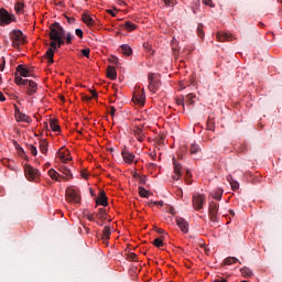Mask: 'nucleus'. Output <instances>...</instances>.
I'll return each instance as SVG.
<instances>
[{"label":"nucleus","instance_id":"0eeeda50","mask_svg":"<svg viewBox=\"0 0 282 282\" xmlns=\"http://www.w3.org/2000/svg\"><path fill=\"white\" fill-rule=\"evenodd\" d=\"M218 215H219V204L215 202L209 203V217L210 221L214 224H217L218 221Z\"/></svg>","mask_w":282,"mask_h":282},{"label":"nucleus","instance_id":"e433bc0d","mask_svg":"<svg viewBox=\"0 0 282 282\" xmlns=\"http://www.w3.org/2000/svg\"><path fill=\"white\" fill-rule=\"evenodd\" d=\"M207 129L208 131H215V121L210 118L207 119Z\"/></svg>","mask_w":282,"mask_h":282},{"label":"nucleus","instance_id":"4468645a","mask_svg":"<svg viewBox=\"0 0 282 282\" xmlns=\"http://www.w3.org/2000/svg\"><path fill=\"white\" fill-rule=\"evenodd\" d=\"M147 100V97L144 96V90L141 93H137L133 96V101L137 102V105H144V101Z\"/></svg>","mask_w":282,"mask_h":282},{"label":"nucleus","instance_id":"1a4fd4ad","mask_svg":"<svg viewBox=\"0 0 282 282\" xmlns=\"http://www.w3.org/2000/svg\"><path fill=\"white\" fill-rule=\"evenodd\" d=\"M174 175L173 180L177 181L182 177V163L177 162V159L173 158Z\"/></svg>","mask_w":282,"mask_h":282},{"label":"nucleus","instance_id":"09e8293b","mask_svg":"<svg viewBox=\"0 0 282 282\" xmlns=\"http://www.w3.org/2000/svg\"><path fill=\"white\" fill-rule=\"evenodd\" d=\"M2 64H0V72H3L6 69V57H1Z\"/></svg>","mask_w":282,"mask_h":282},{"label":"nucleus","instance_id":"4be33fe9","mask_svg":"<svg viewBox=\"0 0 282 282\" xmlns=\"http://www.w3.org/2000/svg\"><path fill=\"white\" fill-rule=\"evenodd\" d=\"M121 54H123V56H131L133 54V50L128 44H122Z\"/></svg>","mask_w":282,"mask_h":282},{"label":"nucleus","instance_id":"20e7f679","mask_svg":"<svg viewBox=\"0 0 282 282\" xmlns=\"http://www.w3.org/2000/svg\"><path fill=\"white\" fill-rule=\"evenodd\" d=\"M24 174L26 180H29L30 182H36V180L41 177V172H39V170H36L35 167H32V165L30 164L24 165Z\"/></svg>","mask_w":282,"mask_h":282},{"label":"nucleus","instance_id":"9d476101","mask_svg":"<svg viewBox=\"0 0 282 282\" xmlns=\"http://www.w3.org/2000/svg\"><path fill=\"white\" fill-rule=\"evenodd\" d=\"M26 85H28V90H26L28 96H34V94L39 91V84L36 82L29 79Z\"/></svg>","mask_w":282,"mask_h":282},{"label":"nucleus","instance_id":"9b49d317","mask_svg":"<svg viewBox=\"0 0 282 282\" xmlns=\"http://www.w3.org/2000/svg\"><path fill=\"white\" fill-rule=\"evenodd\" d=\"M176 226H178L180 230H182L185 235L188 234V221L182 217H176Z\"/></svg>","mask_w":282,"mask_h":282},{"label":"nucleus","instance_id":"2f4dec72","mask_svg":"<svg viewBox=\"0 0 282 282\" xmlns=\"http://www.w3.org/2000/svg\"><path fill=\"white\" fill-rule=\"evenodd\" d=\"M102 239H109V237H111V228L106 226L102 230Z\"/></svg>","mask_w":282,"mask_h":282},{"label":"nucleus","instance_id":"338daca9","mask_svg":"<svg viewBox=\"0 0 282 282\" xmlns=\"http://www.w3.org/2000/svg\"><path fill=\"white\" fill-rule=\"evenodd\" d=\"M214 282H228V280L227 279H221V280L216 279V280H214Z\"/></svg>","mask_w":282,"mask_h":282},{"label":"nucleus","instance_id":"a18cd8bd","mask_svg":"<svg viewBox=\"0 0 282 282\" xmlns=\"http://www.w3.org/2000/svg\"><path fill=\"white\" fill-rule=\"evenodd\" d=\"M128 259L130 261H138V254H135L134 252H131L129 253Z\"/></svg>","mask_w":282,"mask_h":282},{"label":"nucleus","instance_id":"c756f323","mask_svg":"<svg viewBox=\"0 0 282 282\" xmlns=\"http://www.w3.org/2000/svg\"><path fill=\"white\" fill-rule=\"evenodd\" d=\"M213 197H214V199H217L218 202L221 200V197H224V189H221V188L216 189Z\"/></svg>","mask_w":282,"mask_h":282},{"label":"nucleus","instance_id":"37998d69","mask_svg":"<svg viewBox=\"0 0 282 282\" xmlns=\"http://www.w3.org/2000/svg\"><path fill=\"white\" fill-rule=\"evenodd\" d=\"M50 46H51L50 50H53L54 52V50H58V42L52 40V42L50 43Z\"/></svg>","mask_w":282,"mask_h":282},{"label":"nucleus","instance_id":"69168bd1","mask_svg":"<svg viewBox=\"0 0 282 282\" xmlns=\"http://www.w3.org/2000/svg\"><path fill=\"white\" fill-rule=\"evenodd\" d=\"M156 232H159V235H164V229L158 228V229H156Z\"/></svg>","mask_w":282,"mask_h":282},{"label":"nucleus","instance_id":"39448f33","mask_svg":"<svg viewBox=\"0 0 282 282\" xmlns=\"http://www.w3.org/2000/svg\"><path fill=\"white\" fill-rule=\"evenodd\" d=\"M14 14L8 12V10L1 8L0 9V25L3 28L4 25H10L13 21H15Z\"/></svg>","mask_w":282,"mask_h":282},{"label":"nucleus","instance_id":"e2e57ef3","mask_svg":"<svg viewBox=\"0 0 282 282\" xmlns=\"http://www.w3.org/2000/svg\"><path fill=\"white\" fill-rule=\"evenodd\" d=\"M0 102H6V96L3 94H0Z\"/></svg>","mask_w":282,"mask_h":282},{"label":"nucleus","instance_id":"a878e982","mask_svg":"<svg viewBox=\"0 0 282 282\" xmlns=\"http://www.w3.org/2000/svg\"><path fill=\"white\" fill-rule=\"evenodd\" d=\"M45 58L48 59V65L54 64V48H48L45 53Z\"/></svg>","mask_w":282,"mask_h":282},{"label":"nucleus","instance_id":"b1692460","mask_svg":"<svg viewBox=\"0 0 282 282\" xmlns=\"http://www.w3.org/2000/svg\"><path fill=\"white\" fill-rule=\"evenodd\" d=\"M240 273L242 274V276H245V279H250L253 275L252 270H250V268L248 267L241 268Z\"/></svg>","mask_w":282,"mask_h":282},{"label":"nucleus","instance_id":"7ed1b4c3","mask_svg":"<svg viewBox=\"0 0 282 282\" xmlns=\"http://www.w3.org/2000/svg\"><path fill=\"white\" fill-rule=\"evenodd\" d=\"M10 39L12 41V46L15 48L21 47V45L25 43V36L23 35V32L21 30H13L10 33Z\"/></svg>","mask_w":282,"mask_h":282},{"label":"nucleus","instance_id":"f3484780","mask_svg":"<svg viewBox=\"0 0 282 282\" xmlns=\"http://www.w3.org/2000/svg\"><path fill=\"white\" fill-rule=\"evenodd\" d=\"M216 39H217V41H219L220 43H224L225 41H232V35H228V33L218 32V33L216 34Z\"/></svg>","mask_w":282,"mask_h":282},{"label":"nucleus","instance_id":"13d9d810","mask_svg":"<svg viewBox=\"0 0 282 282\" xmlns=\"http://www.w3.org/2000/svg\"><path fill=\"white\" fill-rule=\"evenodd\" d=\"M87 219H89V221H95L94 214H89L87 216Z\"/></svg>","mask_w":282,"mask_h":282},{"label":"nucleus","instance_id":"4d7b16f0","mask_svg":"<svg viewBox=\"0 0 282 282\" xmlns=\"http://www.w3.org/2000/svg\"><path fill=\"white\" fill-rule=\"evenodd\" d=\"M110 116H116V107H110Z\"/></svg>","mask_w":282,"mask_h":282},{"label":"nucleus","instance_id":"6ab92c4d","mask_svg":"<svg viewBox=\"0 0 282 282\" xmlns=\"http://www.w3.org/2000/svg\"><path fill=\"white\" fill-rule=\"evenodd\" d=\"M82 20H83V22H84L88 28H91V25H94V23H95L94 19H93L91 15L88 14V13H84V14L82 15Z\"/></svg>","mask_w":282,"mask_h":282},{"label":"nucleus","instance_id":"f257e3e1","mask_svg":"<svg viewBox=\"0 0 282 282\" xmlns=\"http://www.w3.org/2000/svg\"><path fill=\"white\" fill-rule=\"evenodd\" d=\"M50 39L51 41H55L58 39H65V29L61 26V23L55 22L50 26Z\"/></svg>","mask_w":282,"mask_h":282},{"label":"nucleus","instance_id":"58836bf2","mask_svg":"<svg viewBox=\"0 0 282 282\" xmlns=\"http://www.w3.org/2000/svg\"><path fill=\"white\" fill-rule=\"evenodd\" d=\"M25 6L23 4V2H18V3H15V12H18V13H20V12H23V8H24Z\"/></svg>","mask_w":282,"mask_h":282},{"label":"nucleus","instance_id":"bb28decb","mask_svg":"<svg viewBox=\"0 0 282 282\" xmlns=\"http://www.w3.org/2000/svg\"><path fill=\"white\" fill-rule=\"evenodd\" d=\"M47 148H48L47 140H41L40 141V151H41V153H43L44 155H47Z\"/></svg>","mask_w":282,"mask_h":282},{"label":"nucleus","instance_id":"680f3d73","mask_svg":"<svg viewBox=\"0 0 282 282\" xmlns=\"http://www.w3.org/2000/svg\"><path fill=\"white\" fill-rule=\"evenodd\" d=\"M187 98H188L189 100H193V98H195V94H193V93L188 94V95H187Z\"/></svg>","mask_w":282,"mask_h":282},{"label":"nucleus","instance_id":"052dcab7","mask_svg":"<svg viewBox=\"0 0 282 282\" xmlns=\"http://www.w3.org/2000/svg\"><path fill=\"white\" fill-rule=\"evenodd\" d=\"M69 160H72V158H64V160H62V162L64 163V164H67V162H69Z\"/></svg>","mask_w":282,"mask_h":282},{"label":"nucleus","instance_id":"79ce46f5","mask_svg":"<svg viewBox=\"0 0 282 282\" xmlns=\"http://www.w3.org/2000/svg\"><path fill=\"white\" fill-rule=\"evenodd\" d=\"M29 151L34 156H36L39 154V150H36V147H34V145H29Z\"/></svg>","mask_w":282,"mask_h":282},{"label":"nucleus","instance_id":"c85d7f7f","mask_svg":"<svg viewBox=\"0 0 282 282\" xmlns=\"http://www.w3.org/2000/svg\"><path fill=\"white\" fill-rule=\"evenodd\" d=\"M138 28V25H135L133 22H126L123 25V29L127 30V32H133V30H135Z\"/></svg>","mask_w":282,"mask_h":282},{"label":"nucleus","instance_id":"0e129e2a","mask_svg":"<svg viewBox=\"0 0 282 282\" xmlns=\"http://www.w3.org/2000/svg\"><path fill=\"white\" fill-rule=\"evenodd\" d=\"M66 19H67L68 23H75V21H76V19H74V18H66Z\"/></svg>","mask_w":282,"mask_h":282},{"label":"nucleus","instance_id":"ea45409f","mask_svg":"<svg viewBox=\"0 0 282 282\" xmlns=\"http://www.w3.org/2000/svg\"><path fill=\"white\" fill-rule=\"evenodd\" d=\"M197 34L200 36V39H204V24H198Z\"/></svg>","mask_w":282,"mask_h":282},{"label":"nucleus","instance_id":"a19ab883","mask_svg":"<svg viewBox=\"0 0 282 282\" xmlns=\"http://www.w3.org/2000/svg\"><path fill=\"white\" fill-rule=\"evenodd\" d=\"M67 45H72V41H74V35L72 33L65 34Z\"/></svg>","mask_w":282,"mask_h":282},{"label":"nucleus","instance_id":"aec40b11","mask_svg":"<svg viewBox=\"0 0 282 282\" xmlns=\"http://www.w3.org/2000/svg\"><path fill=\"white\" fill-rule=\"evenodd\" d=\"M107 76L111 80H116V78H118V73L116 72V67L108 66V68H107Z\"/></svg>","mask_w":282,"mask_h":282},{"label":"nucleus","instance_id":"2eb2a0df","mask_svg":"<svg viewBox=\"0 0 282 282\" xmlns=\"http://www.w3.org/2000/svg\"><path fill=\"white\" fill-rule=\"evenodd\" d=\"M17 72H19L20 76H22L23 78H28L30 76H33L34 78V75H30V69L25 68L23 65H18Z\"/></svg>","mask_w":282,"mask_h":282},{"label":"nucleus","instance_id":"412c9836","mask_svg":"<svg viewBox=\"0 0 282 282\" xmlns=\"http://www.w3.org/2000/svg\"><path fill=\"white\" fill-rule=\"evenodd\" d=\"M133 134H134V138H137V140L139 142H144V132L142 131V129L135 128L133 130Z\"/></svg>","mask_w":282,"mask_h":282},{"label":"nucleus","instance_id":"8fccbe9b","mask_svg":"<svg viewBox=\"0 0 282 282\" xmlns=\"http://www.w3.org/2000/svg\"><path fill=\"white\" fill-rule=\"evenodd\" d=\"M89 48H84V50H82V54L84 55V56H86V58H89Z\"/></svg>","mask_w":282,"mask_h":282},{"label":"nucleus","instance_id":"c03bdc74","mask_svg":"<svg viewBox=\"0 0 282 282\" xmlns=\"http://www.w3.org/2000/svg\"><path fill=\"white\" fill-rule=\"evenodd\" d=\"M204 6H208L209 8H215V3L213 0H203Z\"/></svg>","mask_w":282,"mask_h":282},{"label":"nucleus","instance_id":"5701e85b","mask_svg":"<svg viewBox=\"0 0 282 282\" xmlns=\"http://www.w3.org/2000/svg\"><path fill=\"white\" fill-rule=\"evenodd\" d=\"M227 182H229L232 191H239V182L235 181V178H232V175L227 176Z\"/></svg>","mask_w":282,"mask_h":282},{"label":"nucleus","instance_id":"f8f14e48","mask_svg":"<svg viewBox=\"0 0 282 282\" xmlns=\"http://www.w3.org/2000/svg\"><path fill=\"white\" fill-rule=\"evenodd\" d=\"M97 206H108L109 203L107 202V195L105 191L99 192V196L96 198Z\"/></svg>","mask_w":282,"mask_h":282},{"label":"nucleus","instance_id":"f03ea898","mask_svg":"<svg viewBox=\"0 0 282 282\" xmlns=\"http://www.w3.org/2000/svg\"><path fill=\"white\" fill-rule=\"evenodd\" d=\"M66 199L70 204H80V189L70 186L66 189Z\"/></svg>","mask_w":282,"mask_h":282},{"label":"nucleus","instance_id":"dca6fc26","mask_svg":"<svg viewBox=\"0 0 282 282\" xmlns=\"http://www.w3.org/2000/svg\"><path fill=\"white\" fill-rule=\"evenodd\" d=\"M48 175L51 178L55 180V182H61V180H65V176H62L56 170H48Z\"/></svg>","mask_w":282,"mask_h":282},{"label":"nucleus","instance_id":"5fc2aeb1","mask_svg":"<svg viewBox=\"0 0 282 282\" xmlns=\"http://www.w3.org/2000/svg\"><path fill=\"white\" fill-rule=\"evenodd\" d=\"M57 158H59V160H65V152H57Z\"/></svg>","mask_w":282,"mask_h":282},{"label":"nucleus","instance_id":"cd10ccee","mask_svg":"<svg viewBox=\"0 0 282 282\" xmlns=\"http://www.w3.org/2000/svg\"><path fill=\"white\" fill-rule=\"evenodd\" d=\"M225 265H232V263H241L236 257H228L224 260Z\"/></svg>","mask_w":282,"mask_h":282},{"label":"nucleus","instance_id":"c9c22d12","mask_svg":"<svg viewBox=\"0 0 282 282\" xmlns=\"http://www.w3.org/2000/svg\"><path fill=\"white\" fill-rule=\"evenodd\" d=\"M139 195H140V197H149V191H147V188L140 186L139 187Z\"/></svg>","mask_w":282,"mask_h":282},{"label":"nucleus","instance_id":"bf43d9fd","mask_svg":"<svg viewBox=\"0 0 282 282\" xmlns=\"http://www.w3.org/2000/svg\"><path fill=\"white\" fill-rule=\"evenodd\" d=\"M108 14H110L111 17H116V12H113V10H107Z\"/></svg>","mask_w":282,"mask_h":282},{"label":"nucleus","instance_id":"de8ad7c7","mask_svg":"<svg viewBox=\"0 0 282 282\" xmlns=\"http://www.w3.org/2000/svg\"><path fill=\"white\" fill-rule=\"evenodd\" d=\"M63 39H64V37H59V39H57V40H54V41H56L58 48H61V45H65V40H63Z\"/></svg>","mask_w":282,"mask_h":282},{"label":"nucleus","instance_id":"ddd939ff","mask_svg":"<svg viewBox=\"0 0 282 282\" xmlns=\"http://www.w3.org/2000/svg\"><path fill=\"white\" fill-rule=\"evenodd\" d=\"M121 155L123 158V161L127 164H131L133 162V160H135V155L133 153L129 152L128 150H123L121 152Z\"/></svg>","mask_w":282,"mask_h":282},{"label":"nucleus","instance_id":"6e6552de","mask_svg":"<svg viewBox=\"0 0 282 282\" xmlns=\"http://www.w3.org/2000/svg\"><path fill=\"white\" fill-rule=\"evenodd\" d=\"M149 80V90L152 91V94H155L158 89H160V82L155 78V74L150 73L148 75Z\"/></svg>","mask_w":282,"mask_h":282},{"label":"nucleus","instance_id":"49530a36","mask_svg":"<svg viewBox=\"0 0 282 282\" xmlns=\"http://www.w3.org/2000/svg\"><path fill=\"white\" fill-rule=\"evenodd\" d=\"M163 3L170 8H173V6H175V0H163Z\"/></svg>","mask_w":282,"mask_h":282},{"label":"nucleus","instance_id":"7c9ffc66","mask_svg":"<svg viewBox=\"0 0 282 282\" xmlns=\"http://www.w3.org/2000/svg\"><path fill=\"white\" fill-rule=\"evenodd\" d=\"M96 217L98 219H106V217H107V209L99 208L98 213L96 214Z\"/></svg>","mask_w":282,"mask_h":282},{"label":"nucleus","instance_id":"a211bd4d","mask_svg":"<svg viewBox=\"0 0 282 282\" xmlns=\"http://www.w3.org/2000/svg\"><path fill=\"white\" fill-rule=\"evenodd\" d=\"M15 120H18V122H28L29 124L32 122V118L23 112H18Z\"/></svg>","mask_w":282,"mask_h":282},{"label":"nucleus","instance_id":"6e6d98bb","mask_svg":"<svg viewBox=\"0 0 282 282\" xmlns=\"http://www.w3.org/2000/svg\"><path fill=\"white\" fill-rule=\"evenodd\" d=\"M91 98H98V93L96 90L90 89Z\"/></svg>","mask_w":282,"mask_h":282},{"label":"nucleus","instance_id":"3c124183","mask_svg":"<svg viewBox=\"0 0 282 282\" xmlns=\"http://www.w3.org/2000/svg\"><path fill=\"white\" fill-rule=\"evenodd\" d=\"M75 34H76V36H78L79 39H83V30L76 29V30H75Z\"/></svg>","mask_w":282,"mask_h":282},{"label":"nucleus","instance_id":"393cba45","mask_svg":"<svg viewBox=\"0 0 282 282\" xmlns=\"http://www.w3.org/2000/svg\"><path fill=\"white\" fill-rule=\"evenodd\" d=\"M50 127H51L52 131H54L55 133L61 131V126H58V120H56V119L50 120Z\"/></svg>","mask_w":282,"mask_h":282},{"label":"nucleus","instance_id":"774afa93","mask_svg":"<svg viewBox=\"0 0 282 282\" xmlns=\"http://www.w3.org/2000/svg\"><path fill=\"white\" fill-rule=\"evenodd\" d=\"M176 104H177V105H184V100L177 99V100H176Z\"/></svg>","mask_w":282,"mask_h":282},{"label":"nucleus","instance_id":"72a5a7b5","mask_svg":"<svg viewBox=\"0 0 282 282\" xmlns=\"http://www.w3.org/2000/svg\"><path fill=\"white\" fill-rule=\"evenodd\" d=\"M66 177H74L72 175V170H69L67 166H62L59 170Z\"/></svg>","mask_w":282,"mask_h":282},{"label":"nucleus","instance_id":"473e14b6","mask_svg":"<svg viewBox=\"0 0 282 282\" xmlns=\"http://www.w3.org/2000/svg\"><path fill=\"white\" fill-rule=\"evenodd\" d=\"M199 151H202V149L197 144L193 143L191 145V150H189L191 155H196V153H199Z\"/></svg>","mask_w":282,"mask_h":282},{"label":"nucleus","instance_id":"4c0bfd02","mask_svg":"<svg viewBox=\"0 0 282 282\" xmlns=\"http://www.w3.org/2000/svg\"><path fill=\"white\" fill-rule=\"evenodd\" d=\"M153 245L155 246V248H162V246H164V241L162 240V238H156L154 239Z\"/></svg>","mask_w":282,"mask_h":282},{"label":"nucleus","instance_id":"603ef678","mask_svg":"<svg viewBox=\"0 0 282 282\" xmlns=\"http://www.w3.org/2000/svg\"><path fill=\"white\" fill-rule=\"evenodd\" d=\"M93 97H90L89 95H82V100H85L86 102H89V100H91Z\"/></svg>","mask_w":282,"mask_h":282},{"label":"nucleus","instance_id":"864d4df0","mask_svg":"<svg viewBox=\"0 0 282 282\" xmlns=\"http://www.w3.org/2000/svg\"><path fill=\"white\" fill-rule=\"evenodd\" d=\"M151 204H154V206H164V202L162 200L151 202Z\"/></svg>","mask_w":282,"mask_h":282},{"label":"nucleus","instance_id":"f704fd0d","mask_svg":"<svg viewBox=\"0 0 282 282\" xmlns=\"http://www.w3.org/2000/svg\"><path fill=\"white\" fill-rule=\"evenodd\" d=\"M28 80L29 79H22L21 76L15 74V84H18V85H28Z\"/></svg>","mask_w":282,"mask_h":282},{"label":"nucleus","instance_id":"423d86ee","mask_svg":"<svg viewBox=\"0 0 282 282\" xmlns=\"http://www.w3.org/2000/svg\"><path fill=\"white\" fill-rule=\"evenodd\" d=\"M206 203V196L202 194H194L192 198V204L195 210H202L204 204Z\"/></svg>","mask_w":282,"mask_h":282}]
</instances>
